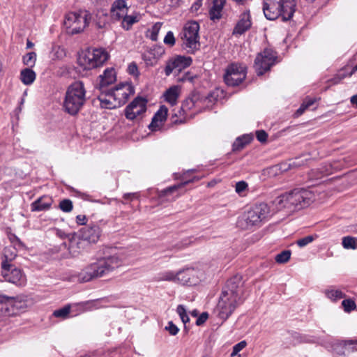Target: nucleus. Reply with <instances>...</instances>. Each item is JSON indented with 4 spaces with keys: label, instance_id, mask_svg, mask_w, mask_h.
Instances as JSON below:
<instances>
[{
    "label": "nucleus",
    "instance_id": "obj_1",
    "mask_svg": "<svg viewBox=\"0 0 357 357\" xmlns=\"http://www.w3.org/2000/svg\"><path fill=\"white\" fill-rule=\"evenodd\" d=\"M244 288L242 277L236 275L229 278L222 287L215 312L218 317L226 321L244 302Z\"/></svg>",
    "mask_w": 357,
    "mask_h": 357
},
{
    "label": "nucleus",
    "instance_id": "obj_2",
    "mask_svg": "<svg viewBox=\"0 0 357 357\" xmlns=\"http://www.w3.org/2000/svg\"><path fill=\"white\" fill-rule=\"evenodd\" d=\"M314 194L306 189H294L290 192L277 197L273 202L278 210L293 212L307 207L314 200Z\"/></svg>",
    "mask_w": 357,
    "mask_h": 357
},
{
    "label": "nucleus",
    "instance_id": "obj_3",
    "mask_svg": "<svg viewBox=\"0 0 357 357\" xmlns=\"http://www.w3.org/2000/svg\"><path fill=\"white\" fill-rule=\"evenodd\" d=\"M121 263V259L117 254L99 258L82 271L80 279L86 282L94 278L102 277L119 267Z\"/></svg>",
    "mask_w": 357,
    "mask_h": 357
},
{
    "label": "nucleus",
    "instance_id": "obj_4",
    "mask_svg": "<svg viewBox=\"0 0 357 357\" xmlns=\"http://www.w3.org/2000/svg\"><path fill=\"white\" fill-rule=\"evenodd\" d=\"M270 208L261 202L255 204L245 211L238 218L237 225L243 229H254L260 227L270 216Z\"/></svg>",
    "mask_w": 357,
    "mask_h": 357
},
{
    "label": "nucleus",
    "instance_id": "obj_5",
    "mask_svg": "<svg viewBox=\"0 0 357 357\" xmlns=\"http://www.w3.org/2000/svg\"><path fill=\"white\" fill-rule=\"evenodd\" d=\"M86 93L82 82L76 81L69 85L63 102L64 112L71 116L77 114L86 101Z\"/></svg>",
    "mask_w": 357,
    "mask_h": 357
},
{
    "label": "nucleus",
    "instance_id": "obj_6",
    "mask_svg": "<svg viewBox=\"0 0 357 357\" xmlns=\"http://www.w3.org/2000/svg\"><path fill=\"white\" fill-rule=\"evenodd\" d=\"M295 7V0H268L263 3V11L266 18L269 20L281 17L283 22H286L292 18Z\"/></svg>",
    "mask_w": 357,
    "mask_h": 357
},
{
    "label": "nucleus",
    "instance_id": "obj_7",
    "mask_svg": "<svg viewBox=\"0 0 357 357\" xmlns=\"http://www.w3.org/2000/svg\"><path fill=\"white\" fill-rule=\"evenodd\" d=\"M108 57L104 49L88 48L79 54L77 63L84 70H89L102 66Z\"/></svg>",
    "mask_w": 357,
    "mask_h": 357
},
{
    "label": "nucleus",
    "instance_id": "obj_8",
    "mask_svg": "<svg viewBox=\"0 0 357 357\" xmlns=\"http://www.w3.org/2000/svg\"><path fill=\"white\" fill-rule=\"evenodd\" d=\"M93 15L88 10L71 12L66 15L64 25L72 35L79 33L91 23Z\"/></svg>",
    "mask_w": 357,
    "mask_h": 357
},
{
    "label": "nucleus",
    "instance_id": "obj_9",
    "mask_svg": "<svg viewBox=\"0 0 357 357\" xmlns=\"http://www.w3.org/2000/svg\"><path fill=\"white\" fill-rule=\"evenodd\" d=\"M199 24L196 21L185 23L181 33L182 48L189 54H195L200 47Z\"/></svg>",
    "mask_w": 357,
    "mask_h": 357
},
{
    "label": "nucleus",
    "instance_id": "obj_10",
    "mask_svg": "<svg viewBox=\"0 0 357 357\" xmlns=\"http://www.w3.org/2000/svg\"><path fill=\"white\" fill-rule=\"evenodd\" d=\"M276 53L270 48H266L259 53L255 60V68L258 75H264L275 64Z\"/></svg>",
    "mask_w": 357,
    "mask_h": 357
},
{
    "label": "nucleus",
    "instance_id": "obj_11",
    "mask_svg": "<svg viewBox=\"0 0 357 357\" xmlns=\"http://www.w3.org/2000/svg\"><path fill=\"white\" fill-rule=\"evenodd\" d=\"M246 68L238 63L229 65L224 75V79L227 85L236 86L239 85L246 77Z\"/></svg>",
    "mask_w": 357,
    "mask_h": 357
},
{
    "label": "nucleus",
    "instance_id": "obj_12",
    "mask_svg": "<svg viewBox=\"0 0 357 357\" xmlns=\"http://www.w3.org/2000/svg\"><path fill=\"white\" fill-rule=\"evenodd\" d=\"M147 100L142 98H135L125 109V116L127 119L133 121L142 115L146 111Z\"/></svg>",
    "mask_w": 357,
    "mask_h": 357
},
{
    "label": "nucleus",
    "instance_id": "obj_13",
    "mask_svg": "<svg viewBox=\"0 0 357 357\" xmlns=\"http://www.w3.org/2000/svg\"><path fill=\"white\" fill-rule=\"evenodd\" d=\"M1 274L6 281L16 286H24L26 282V278L23 272L20 268L14 267L13 265L1 268Z\"/></svg>",
    "mask_w": 357,
    "mask_h": 357
},
{
    "label": "nucleus",
    "instance_id": "obj_14",
    "mask_svg": "<svg viewBox=\"0 0 357 357\" xmlns=\"http://www.w3.org/2000/svg\"><path fill=\"white\" fill-rule=\"evenodd\" d=\"M192 63L190 56L178 55L168 60L165 68L166 76H169L174 70L178 73L182 70L189 67Z\"/></svg>",
    "mask_w": 357,
    "mask_h": 357
},
{
    "label": "nucleus",
    "instance_id": "obj_15",
    "mask_svg": "<svg viewBox=\"0 0 357 357\" xmlns=\"http://www.w3.org/2000/svg\"><path fill=\"white\" fill-rule=\"evenodd\" d=\"M109 90L119 107L124 105L130 96L135 93L133 86L128 83H121Z\"/></svg>",
    "mask_w": 357,
    "mask_h": 357
},
{
    "label": "nucleus",
    "instance_id": "obj_16",
    "mask_svg": "<svg viewBox=\"0 0 357 357\" xmlns=\"http://www.w3.org/2000/svg\"><path fill=\"white\" fill-rule=\"evenodd\" d=\"M101 229L96 224L86 225L79 230V236L89 244L96 243L100 236Z\"/></svg>",
    "mask_w": 357,
    "mask_h": 357
},
{
    "label": "nucleus",
    "instance_id": "obj_17",
    "mask_svg": "<svg viewBox=\"0 0 357 357\" xmlns=\"http://www.w3.org/2000/svg\"><path fill=\"white\" fill-rule=\"evenodd\" d=\"M198 180H199V178L195 176L192 179L181 182L179 184L169 186L164 190L158 191V197L162 201H163L164 199H165L167 202L174 201L179 196L178 194H177L175 196L173 195L176 191H177L181 188L185 186L187 184L194 182L195 181H198Z\"/></svg>",
    "mask_w": 357,
    "mask_h": 357
},
{
    "label": "nucleus",
    "instance_id": "obj_18",
    "mask_svg": "<svg viewBox=\"0 0 357 357\" xmlns=\"http://www.w3.org/2000/svg\"><path fill=\"white\" fill-rule=\"evenodd\" d=\"M251 26L252 20L250 12V10H247L240 15L239 20L233 29L232 34L241 36L248 31L251 28Z\"/></svg>",
    "mask_w": 357,
    "mask_h": 357
},
{
    "label": "nucleus",
    "instance_id": "obj_19",
    "mask_svg": "<svg viewBox=\"0 0 357 357\" xmlns=\"http://www.w3.org/2000/svg\"><path fill=\"white\" fill-rule=\"evenodd\" d=\"M176 280L182 284L195 285L198 282L197 271L193 268H187L177 273Z\"/></svg>",
    "mask_w": 357,
    "mask_h": 357
},
{
    "label": "nucleus",
    "instance_id": "obj_20",
    "mask_svg": "<svg viewBox=\"0 0 357 357\" xmlns=\"http://www.w3.org/2000/svg\"><path fill=\"white\" fill-rule=\"evenodd\" d=\"M195 104L193 98H186L182 103L181 107L178 110V112H174L172 114L171 121L172 123H182L185 121L184 114L188 111L190 110Z\"/></svg>",
    "mask_w": 357,
    "mask_h": 357
},
{
    "label": "nucleus",
    "instance_id": "obj_21",
    "mask_svg": "<svg viewBox=\"0 0 357 357\" xmlns=\"http://www.w3.org/2000/svg\"><path fill=\"white\" fill-rule=\"evenodd\" d=\"M164 54L165 49L162 46L154 45L142 54V59L147 66H153Z\"/></svg>",
    "mask_w": 357,
    "mask_h": 357
},
{
    "label": "nucleus",
    "instance_id": "obj_22",
    "mask_svg": "<svg viewBox=\"0 0 357 357\" xmlns=\"http://www.w3.org/2000/svg\"><path fill=\"white\" fill-rule=\"evenodd\" d=\"M87 245L88 244L86 241H84L79 236V237L73 236L69 239L68 250L69 251V254L73 257H76L86 248Z\"/></svg>",
    "mask_w": 357,
    "mask_h": 357
},
{
    "label": "nucleus",
    "instance_id": "obj_23",
    "mask_svg": "<svg viewBox=\"0 0 357 357\" xmlns=\"http://www.w3.org/2000/svg\"><path fill=\"white\" fill-rule=\"evenodd\" d=\"M100 91L101 93L98 96V98L100 101L101 107L109 109L119 107V103H117L114 100V98L109 89H102Z\"/></svg>",
    "mask_w": 357,
    "mask_h": 357
},
{
    "label": "nucleus",
    "instance_id": "obj_24",
    "mask_svg": "<svg viewBox=\"0 0 357 357\" xmlns=\"http://www.w3.org/2000/svg\"><path fill=\"white\" fill-rule=\"evenodd\" d=\"M333 351L339 354L345 356L347 352L357 351V340H345L342 342L335 343L333 345Z\"/></svg>",
    "mask_w": 357,
    "mask_h": 357
},
{
    "label": "nucleus",
    "instance_id": "obj_25",
    "mask_svg": "<svg viewBox=\"0 0 357 357\" xmlns=\"http://www.w3.org/2000/svg\"><path fill=\"white\" fill-rule=\"evenodd\" d=\"M52 199L48 196H43L37 199L31 204L32 211H45L50 208Z\"/></svg>",
    "mask_w": 357,
    "mask_h": 357
},
{
    "label": "nucleus",
    "instance_id": "obj_26",
    "mask_svg": "<svg viewBox=\"0 0 357 357\" xmlns=\"http://www.w3.org/2000/svg\"><path fill=\"white\" fill-rule=\"evenodd\" d=\"M100 89H106V87L116 81V75L113 68H107L102 75H100Z\"/></svg>",
    "mask_w": 357,
    "mask_h": 357
},
{
    "label": "nucleus",
    "instance_id": "obj_27",
    "mask_svg": "<svg viewBox=\"0 0 357 357\" xmlns=\"http://www.w3.org/2000/svg\"><path fill=\"white\" fill-rule=\"evenodd\" d=\"M226 0H213V5L209 10L210 19L213 21L220 20L222 17V9Z\"/></svg>",
    "mask_w": 357,
    "mask_h": 357
},
{
    "label": "nucleus",
    "instance_id": "obj_28",
    "mask_svg": "<svg viewBox=\"0 0 357 357\" xmlns=\"http://www.w3.org/2000/svg\"><path fill=\"white\" fill-rule=\"evenodd\" d=\"M168 109L165 105L160 107V109L157 111L152 119V121L149 125V128L153 130L154 128L159 127L158 122L162 123L167 119Z\"/></svg>",
    "mask_w": 357,
    "mask_h": 357
},
{
    "label": "nucleus",
    "instance_id": "obj_29",
    "mask_svg": "<svg viewBox=\"0 0 357 357\" xmlns=\"http://www.w3.org/2000/svg\"><path fill=\"white\" fill-rule=\"evenodd\" d=\"M17 257V250L13 247H6L3 250V257L1 261V268L13 265L11 261Z\"/></svg>",
    "mask_w": 357,
    "mask_h": 357
},
{
    "label": "nucleus",
    "instance_id": "obj_30",
    "mask_svg": "<svg viewBox=\"0 0 357 357\" xmlns=\"http://www.w3.org/2000/svg\"><path fill=\"white\" fill-rule=\"evenodd\" d=\"M179 93L180 87L178 86H171L164 93L165 100L171 105H175L177 103Z\"/></svg>",
    "mask_w": 357,
    "mask_h": 357
},
{
    "label": "nucleus",
    "instance_id": "obj_31",
    "mask_svg": "<svg viewBox=\"0 0 357 357\" xmlns=\"http://www.w3.org/2000/svg\"><path fill=\"white\" fill-rule=\"evenodd\" d=\"M324 294L333 302H336L342 298L346 297V294L342 292L340 289H337L334 286H331L329 288L324 290Z\"/></svg>",
    "mask_w": 357,
    "mask_h": 357
},
{
    "label": "nucleus",
    "instance_id": "obj_32",
    "mask_svg": "<svg viewBox=\"0 0 357 357\" xmlns=\"http://www.w3.org/2000/svg\"><path fill=\"white\" fill-rule=\"evenodd\" d=\"M36 73L29 68L22 70L20 73V79L26 85L32 84L36 79Z\"/></svg>",
    "mask_w": 357,
    "mask_h": 357
},
{
    "label": "nucleus",
    "instance_id": "obj_33",
    "mask_svg": "<svg viewBox=\"0 0 357 357\" xmlns=\"http://www.w3.org/2000/svg\"><path fill=\"white\" fill-rule=\"evenodd\" d=\"M249 142L250 138L248 136L243 135L242 137H237L232 145L233 151H238L243 149L245 146L249 143Z\"/></svg>",
    "mask_w": 357,
    "mask_h": 357
},
{
    "label": "nucleus",
    "instance_id": "obj_34",
    "mask_svg": "<svg viewBox=\"0 0 357 357\" xmlns=\"http://www.w3.org/2000/svg\"><path fill=\"white\" fill-rule=\"evenodd\" d=\"M138 20L137 16L128 15V14H126L122 20V27L126 30H129L132 24L137 22Z\"/></svg>",
    "mask_w": 357,
    "mask_h": 357
},
{
    "label": "nucleus",
    "instance_id": "obj_35",
    "mask_svg": "<svg viewBox=\"0 0 357 357\" xmlns=\"http://www.w3.org/2000/svg\"><path fill=\"white\" fill-rule=\"evenodd\" d=\"M342 245L345 249H353L357 248V239L352 236H344L342 238Z\"/></svg>",
    "mask_w": 357,
    "mask_h": 357
},
{
    "label": "nucleus",
    "instance_id": "obj_36",
    "mask_svg": "<svg viewBox=\"0 0 357 357\" xmlns=\"http://www.w3.org/2000/svg\"><path fill=\"white\" fill-rule=\"evenodd\" d=\"M36 61V54L34 52H29L22 58L23 63L29 67H33Z\"/></svg>",
    "mask_w": 357,
    "mask_h": 357
},
{
    "label": "nucleus",
    "instance_id": "obj_37",
    "mask_svg": "<svg viewBox=\"0 0 357 357\" xmlns=\"http://www.w3.org/2000/svg\"><path fill=\"white\" fill-rule=\"evenodd\" d=\"M162 24L161 22H156L149 30V32L150 33L149 38L151 40L156 41L158 40V36Z\"/></svg>",
    "mask_w": 357,
    "mask_h": 357
},
{
    "label": "nucleus",
    "instance_id": "obj_38",
    "mask_svg": "<svg viewBox=\"0 0 357 357\" xmlns=\"http://www.w3.org/2000/svg\"><path fill=\"white\" fill-rule=\"evenodd\" d=\"M0 303H9L13 306L19 308L21 307L20 302H17L15 297L8 296L0 294Z\"/></svg>",
    "mask_w": 357,
    "mask_h": 357
},
{
    "label": "nucleus",
    "instance_id": "obj_39",
    "mask_svg": "<svg viewBox=\"0 0 357 357\" xmlns=\"http://www.w3.org/2000/svg\"><path fill=\"white\" fill-rule=\"evenodd\" d=\"M106 15H105L103 13H101L100 15L97 14L96 15V18L93 16V18L91 20V22H93L96 24V26L98 29H102L106 25Z\"/></svg>",
    "mask_w": 357,
    "mask_h": 357
},
{
    "label": "nucleus",
    "instance_id": "obj_40",
    "mask_svg": "<svg viewBox=\"0 0 357 357\" xmlns=\"http://www.w3.org/2000/svg\"><path fill=\"white\" fill-rule=\"evenodd\" d=\"M291 257L290 250H284L276 255L275 261L280 264H284L289 261Z\"/></svg>",
    "mask_w": 357,
    "mask_h": 357
},
{
    "label": "nucleus",
    "instance_id": "obj_41",
    "mask_svg": "<svg viewBox=\"0 0 357 357\" xmlns=\"http://www.w3.org/2000/svg\"><path fill=\"white\" fill-rule=\"evenodd\" d=\"M176 312L178 314L182 322L185 326L190 321V318L187 314L186 310L183 305H179L177 307Z\"/></svg>",
    "mask_w": 357,
    "mask_h": 357
},
{
    "label": "nucleus",
    "instance_id": "obj_42",
    "mask_svg": "<svg viewBox=\"0 0 357 357\" xmlns=\"http://www.w3.org/2000/svg\"><path fill=\"white\" fill-rule=\"evenodd\" d=\"M59 208L65 213L70 212L73 208L72 201L69 199H63L59 203Z\"/></svg>",
    "mask_w": 357,
    "mask_h": 357
},
{
    "label": "nucleus",
    "instance_id": "obj_43",
    "mask_svg": "<svg viewBox=\"0 0 357 357\" xmlns=\"http://www.w3.org/2000/svg\"><path fill=\"white\" fill-rule=\"evenodd\" d=\"M70 311V305H66L63 307L56 310L53 312V315L56 317L65 319L68 317Z\"/></svg>",
    "mask_w": 357,
    "mask_h": 357
},
{
    "label": "nucleus",
    "instance_id": "obj_44",
    "mask_svg": "<svg viewBox=\"0 0 357 357\" xmlns=\"http://www.w3.org/2000/svg\"><path fill=\"white\" fill-rule=\"evenodd\" d=\"M111 10H120L122 12H128V7L124 0H116L111 8Z\"/></svg>",
    "mask_w": 357,
    "mask_h": 357
},
{
    "label": "nucleus",
    "instance_id": "obj_45",
    "mask_svg": "<svg viewBox=\"0 0 357 357\" xmlns=\"http://www.w3.org/2000/svg\"><path fill=\"white\" fill-rule=\"evenodd\" d=\"M177 273L174 274L172 271H167L162 273L158 280L160 281H174L176 280Z\"/></svg>",
    "mask_w": 357,
    "mask_h": 357
},
{
    "label": "nucleus",
    "instance_id": "obj_46",
    "mask_svg": "<svg viewBox=\"0 0 357 357\" xmlns=\"http://www.w3.org/2000/svg\"><path fill=\"white\" fill-rule=\"evenodd\" d=\"M342 305L345 312H349L356 308V303L351 299H344L342 302Z\"/></svg>",
    "mask_w": 357,
    "mask_h": 357
},
{
    "label": "nucleus",
    "instance_id": "obj_47",
    "mask_svg": "<svg viewBox=\"0 0 357 357\" xmlns=\"http://www.w3.org/2000/svg\"><path fill=\"white\" fill-rule=\"evenodd\" d=\"M163 42L169 47H173L175 45L176 39L172 31H169L167 33Z\"/></svg>",
    "mask_w": 357,
    "mask_h": 357
},
{
    "label": "nucleus",
    "instance_id": "obj_48",
    "mask_svg": "<svg viewBox=\"0 0 357 357\" xmlns=\"http://www.w3.org/2000/svg\"><path fill=\"white\" fill-rule=\"evenodd\" d=\"M247 345V343L245 340L238 342L233 347V350L231 354V357H234L238 354L241 350H243Z\"/></svg>",
    "mask_w": 357,
    "mask_h": 357
},
{
    "label": "nucleus",
    "instance_id": "obj_49",
    "mask_svg": "<svg viewBox=\"0 0 357 357\" xmlns=\"http://www.w3.org/2000/svg\"><path fill=\"white\" fill-rule=\"evenodd\" d=\"M314 241V237L312 236H307L304 238H300L296 241L297 245L300 248H303L312 243Z\"/></svg>",
    "mask_w": 357,
    "mask_h": 357
},
{
    "label": "nucleus",
    "instance_id": "obj_50",
    "mask_svg": "<svg viewBox=\"0 0 357 357\" xmlns=\"http://www.w3.org/2000/svg\"><path fill=\"white\" fill-rule=\"evenodd\" d=\"M165 329L171 335H176L179 331L178 328L172 321H169Z\"/></svg>",
    "mask_w": 357,
    "mask_h": 357
},
{
    "label": "nucleus",
    "instance_id": "obj_51",
    "mask_svg": "<svg viewBox=\"0 0 357 357\" xmlns=\"http://www.w3.org/2000/svg\"><path fill=\"white\" fill-rule=\"evenodd\" d=\"M128 14V12H122L120 11V10H111V16L114 20H119L120 19L123 18Z\"/></svg>",
    "mask_w": 357,
    "mask_h": 357
},
{
    "label": "nucleus",
    "instance_id": "obj_52",
    "mask_svg": "<svg viewBox=\"0 0 357 357\" xmlns=\"http://www.w3.org/2000/svg\"><path fill=\"white\" fill-rule=\"evenodd\" d=\"M248 183L245 181H241L236 183L235 190L237 193L240 194L245 191L248 188Z\"/></svg>",
    "mask_w": 357,
    "mask_h": 357
},
{
    "label": "nucleus",
    "instance_id": "obj_53",
    "mask_svg": "<svg viewBox=\"0 0 357 357\" xmlns=\"http://www.w3.org/2000/svg\"><path fill=\"white\" fill-rule=\"evenodd\" d=\"M256 137L260 142H266L268 138V134L263 130H257L256 132Z\"/></svg>",
    "mask_w": 357,
    "mask_h": 357
},
{
    "label": "nucleus",
    "instance_id": "obj_54",
    "mask_svg": "<svg viewBox=\"0 0 357 357\" xmlns=\"http://www.w3.org/2000/svg\"><path fill=\"white\" fill-rule=\"evenodd\" d=\"M128 72L130 75L137 76L139 75L138 68L135 62L129 64Z\"/></svg>",
    "mask_w": 357,
    "mask_h": 357
},
{
    "label": "nucleus",
    "instance_id": "obj_55",
    "mask_svg": "<svg viewBox=\"0 0 357 357\" xmlns=\"http://www.w3.org/2000/svg\"><path fill=\"white\" fill-rule=\"evenodd\" d=\"M208 317V314L207 312H203L202 313L197 319L196 320V325L197 326H201L204 323H205Z\"/></svg>",
    "mask_w": 357,
    "mask_h": 357
},
{
    "label": "nucleus",
    "instance_id": "obj_56",
    "mask_svg": "<svg viewBox=\"0 0 357 357\" xmlns=\"http://www.w3.org/2000/svg\"><path fill=\"white\" fill-rule=\"evenodd\" d=\"M123 199L127 200H133L135 199L139 198V193L138 192H130V193H125L123 196Z\"/></svg>",
    "mask_w": 357,
    "mask_h": 357
},
{
    "label": "nucleus",
    "instance_id": "obj_57",
    "mask_svg": "<svg viewBox=\"0 0 357 357\" xmlns=\"http://www.w3.org/2000/svg\"><path fill=\"white\" fill-rule=\"evenodd\" d=\"M76 222L79 225H85L86 224V217L84 215H78L76 217Z\"/></svg>",
    "mask_w": 357,
    "mask_h": 357
},
{
    "label": "nucleus",
    "instance_id": "obj_58",
    "mask_svg": "<svg viewBox=\"0 0 357 357\" xmlns=\"http://www.w3.org/2000/svg\"><path fill=\"white\" fill-rule=\"evenodd\" d=\"M307 109V107H306V105H304V103L303 102L300 107L296 110V112H295V114L298 116H301V114H303L304 113V112Z\"/></svg>",
    "mask_w": 357,
    "mask_h": 357
},
{
    "label": "nucleus",
    "instance_id": "obj_59",
    "mask_svg": "<svg viewBox=\"0 0 357 357\" xmlns=\"http://www.w3.org/2000/svg\"><path fill=\"white\" fill-rule=\"evenodd\" d=\"M316 100L311 98H307L304 100L303 103L306 105V107L309 108L312 105H313L315 102Z\"/></svg>",
    "mask_w": 357,
    "mask_h": 357
},
{
    "label": "nucleus",
    "instance_id": "obj_60",
    "mask_svg": "<svg viewBox=\"0 0 357 357\" xmlns=\"http://www.w3.org/2000/svg\"><path fill=\"white\" fill-rule=\"evenodd\" d=\"M351 102L357 107V95H354L351 98Z\"/></svg>",
    "mask_w": 357,
    "mask_h": 357
},
{
    "label": "nucleus",
    "instance_id": "obj_61",
    "mask_svg": "<svg viewBox=\"0 0 357 357\" xmlns=\"http://www.w3.org/2000/svg\"><path fill=\"white\" fill-rule=\"evenodd\" d=\"M356 71H357V64L355 66H354L351 71L349 74V77L352 76V75H354Z\"/></svg>",
    "mask_w": 357,
    "mask_h": 357
},
{
    "label": "nucleus",
    "instance_id": "obj_62",
    "mask_svg": "<svg viewBox=\"0 0 357 357\" xmlns=\"http://www.w3.org/2000/svg\"><path fill=\"white\" fill-rule=\"evenodd\" d=\"M232 1H234L235 3H236L237 4L243 5L245 3L247 0H232Z\"/></svg>",
    "mask_w": 357,
    "mask_h": 357
},
{
    "label": "nucleus",
    "instance_id": "obj_63",
    "mask_svg": "<svg viewBox=\"0 0 357 357\" xmlns=\"http://www.w3.org/2000/svg\"><path fill=\"white\" fill-rule=\"evenodd\" d=\"M33 47V43L32 42H31L29 40H27L26 48L30 49V48H32Z\"/></svg>",
    "mask_w": 357,
    "mask_h": 357
},
{
    "label": "nucleus",
    "instance_id": "obj_64",
    "mask_svg": "<svg viewBox=\"0 0 357 357\" xmlns=\"http://www.w3.org/2000/svg\"><path fill=\"white\" fill-rule=\"evenodd\" d=\"M187 79H188L190 81L192 80V77L190 78V77H188V73L185 74V76L181 79V81H185V80H187Z\"/></svg>",
    "mask_w": 357,
    "mask_h": 357
}]
</instances>
